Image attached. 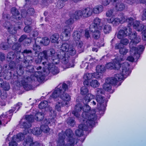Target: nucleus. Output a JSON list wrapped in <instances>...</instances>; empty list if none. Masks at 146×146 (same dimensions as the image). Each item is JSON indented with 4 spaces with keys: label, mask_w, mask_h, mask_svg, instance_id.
I'll use <instances>...</instances> for the list:
<instances>
[{
    "label": "nucleus",
    "mask_w": 146,
    "mask_h": 146,
    "mask_svg": "<svg viewBox=\"0 0 146 146\" xmlns=\"http://www.w3.org/2000/svg\"><path fill=\"white\" fill-rule=\"evenodd\" d=\"M48 52L52 56V60L55 63L59 62L60 60L62 63L65 64L66 68L74 67V62L70 60V56L75 55L76 50L74 46L67 42L63 43L59 52L56 53L55 50L51 48L48 50Z\"/></svg>",
    "instance_id": "1"
},
{
    "label": "nucleus",
    "mask_w": 146,
    "mask_h": 146,
    "mask_svg": "<svg viewBox=\"0 0 146 146\" xmlns=\"http://www.w3.org/2000/svg\"><path fill=\"white\" fill-rule=\"evenodd\" d=\"M11 12L12 14L11 17L9 14L5 13H3V19L7 20L3 22V27L11 34L7 37V43L9 44H13L17 40V36L14 35L17 32L16 28L15 26L14 23H17L16 20H20L22 17L15 7H13L11 8Z\"/></svg>",
    "instance_id": "2"
},
{
    "label": "nucleus",
    "mask_w": 146,
    "mask_h": 146,
    "mask_svg": "<svg viewBox=\"0 0 146 146\" xmlns=\"http://www.w3.org/2000/svg\"><path fill=\"white\" fill-rule=\"evenodd\" d=\"M82 117V123L79 125V129L75 131L76 135L79 136L83 135V131H87L95 125V121L97 119L95 110H90V107L88 106H84Z\"/></svg>",
    "instance_id": "3"
},
{
    "label": "nucleus",
    "mask_w": 146,
    "mask_h": 146,
    "mask_svg": "<svg viewBox=\"0 0 146 146\" xmlns=\"http://www.w3.org/2000/svg\"><path fill=\"white\" fill-rule=\"evenodd\" d=\"M40 55L41 56L44 57L47 62L44 61L42 62V64L45 68H43V73L39 72L40 74H38L39 76H43L45 78V76L48 74L49 72H51L54 74H57L59 72V70L58 68L55 66V64H57L59 63H55L53 60L51 54L48 52V50H44L40 53Z\"/></svg>",
    "instance_id": "4"
},
{
    "label": "nucleus",
    "mask_w": 146,
    "mask_h": 146,
    "mask_svg": "<svg viewBox=\"0 0 146 146\" xmlns=\"http://www.w3.org/2000/svg\"><path fill=\"white\" fill-rule=\"evenodd\" d=\"M131 29L126 27H124L122 29L118 31L117 36L119 39H121L123 37L128 36L131 41L129 43L130 53L132 55H136L137 53V48L136 46L137 44V35L136 33L131 34Z\"/></svg>",
    "instance_id": "5"
},
{
    "label": "nucleus",
    "mask_w": 146,
    "mask_h": 146,
    "mask_svg": "<svg viewBox=\"0 0 146 146\" xmlns=\"http://www.w3.org/2000/svg\"><path fill=\"white\" fill-rule=\"evenodd\" d=\"M89 92L88 89L85 86H83L81 88L80 93L82 95H86L83 100V103L84 104V106L81 104L78 103L76 105L75 107L74 110L72 111V113L76 117H78L81 113V111L82 110L83 111V109L84 106H88L87 104L91 100L94 99L95 96L90 93H88Z\"/></svg>",
    "instance_id": "6"
},
{
    "label": "nucleus",
    "mask_w": 146,
    "mask_h": 146,
    "mask_svg": "<svg viewBox=\"0 0 146 146\" xmlns=\"http://www.w3.org/2000/svg\"><path fill=\"white\" fill-rule=\"evenodd\" d=\"M39 72H36L35 73V75H31L30 77H28L24 80L22 81V84L23 87L25 90L27 91L31 90L32 86L31 85L29 84L30 81H37L39 82H42L44 80V76H39L38 74H40Z\"/></svg>",
    "instance_id": "7"
},
{
    "label": "nucleus",
    "mask_w": 146,
    "mask_h": 146,
    "mask_svg": "<svg viewBox=\"0 0 146 146\" xmlns=\"http://www.w3.org/2000/svg\"><path fill=\"white\" fill-rule=\"evenodd\" d=\"M129 64L127 62L123 63L120 66V74H117L116 76L120 80H123L130 73L129 70Z\"/></svg>",
    "instance_id": "8"
},
{
    "label": "nucleus",
    "mask_w": 146,
    "mask_h": 146,
    "mask_svg": "<svg viewBox=\"0 0 146 146\" xmlns=\"http://www.w3.org/2000/svg\"><path fill=\"white\" fill-rule=\"evenodd\" d=\"M19 64L16 65V64L14 61H11L9 64V67L10 69L7 68V72L14 71V73H13V76H15V74H17L18 75L21 76L22 75L24 72V69L22 67V65ZM11 76L12 73L11 72Z\"/></svg>",
    "instance_id": "9"
},
{
    "label": "nucleus",
    "mask_w": 146,
    "mask_h": 146,
    "mask_svg": "<svg viewBox=\"0 0 146 146\" xmlns=\"http://www.w3.org/2000/svg\"><path fill=\"white\" fill-rule=\"evenodd\" d=\"M62 89L64 91H66L68 90V86L65 83L60 84L55 88L54 92L50 96L55 100L58 98H60V95L62 92Z\"/></svg>",
    "instance_id": "10"
},
{
    "label": "nucleus",
    "mask_w": 146,
    "mask_h": 146,
    "mask_svg": "<svg viewBox=\"0 0 146 146\" xmlns=\"http://www.w3.org/2000/svg\"><path fill=\"white\" fill-rule=\"evenodd\" d=\"M120 16V18L118 17L115 18L113 16H112L111 18H107L106 19L107 22L109 23L112 24L113 26H116L120 23H122L126 22L127 18L126 16H125L123 13H121Z\"/></svg>",
    "instance_id": "11"
},
{
    "label": "nucleus",
    "mask_w": 146,
    "mask_h": 146,
    "mask_svg": "<svg viewBox=\"0 0 146 146\" xmlns=\"http://www.w3.org/2000/svg\"><path fill=\"white\" fill-rule=\"evenodd\" d=\"M32 54V51L31 50L25 49L21 53V58H23V60L21 62L23 64L25 63L27 64L29 63H32L33 58L32 56H30Z\"/></svg>",
    "instance_id": "12"
},
{
    "label": "nucleus",
    "mask_w": 146,
    "mask_h": 146,
    "mask_svg": "<svg viewBox=\"0 0 146 146\" xmlns=\"http://www.w3.org/2000/svg\"><path fill=\"white\" fill-rule=\"evenodd\" d=\"M65 134L67 137V139L68 140V143L65 145V146H74L75 141L76 140V144L78 141L77 139H75L73 137V134L72 131L70 129H68L66 130Z\"/></svg>",
    "instance_id": "13"
},
{
    "label": "nucleus",
    "mask_w": 146,
    "mask_h": 146,
    "mask_svg": "<svg viewBox=\"0 0 146 146\" xmlns=\"http://www.w3.org/2000/svg\"><path fill=\"white\" fill-rule=\"evenodd\" d=\"M96 100L98 102L97 105L98 109L100 110L104 111L107 106L108 100H106L102 96H97L96 97Z\"/></svg>",
    "instance_id": "14"
},
{
    "label": "nucleus",
    "mask_w": 146,
    "mask_h": 146,
    "mask_svg": "<svg viewBox=\"0 0 146 146\" xmlns=\"http://www.w3.org/2000/svg\"><path fill=\"white\" fill-rule=\"evenodd\" d=\"M73 29H72L70 26H65L62 29V32L60 35V38L62 40L66 41L68 40L70 35V32Z\"/></svg>",
    "instance_id": "15"
},
{
    "label": "nucleus",
    "mask_w": 146,
    "mask_h": 146,
    "mask_svg": "<svg viewBox=\"0 0 146 146\" xmlns=\"http://www.w3.org/2000/svg\"><path fill=\"white\" fill-rule=\"evenodd\" d=\"M7 64L4 65L2 68L0 65V76L3 78L8 80L11 78V72H7Z\"/></svg>",
    "instance_id": "16"
},
{
    "label": "nucleus",
    "mask_w": 146,
    "mask_h": 146,
    "mask_svg": "<svg viewBox=\"0 0 146 146\" xmlns=\"http://www.w3.org/2000/svg\"><path fill=\"white\" fill-rule=\"evenodd\" d=\"M21 56H20V54H19V53H18L17 55H16L13 52H10L7 54V59L8 62L14 60L16 62H19V63H21V61H22L23 60V58H21Z\"/></svg>",
    "instance_id": "17"
},
{
    "label": "nucleus",
    "mask_w": 146,
    "mask_h": 146,
    "mask_svg": "<svg viewBox=\"0 0 146 146\" xmlns=\"http://www.w3.org/2000/svg\"><path fill=\"white\" fill-rule=\"evenodd\" d=\"M38 107L40 109H45V110L47 111H49L52 113L53 112L52 115L55 116L56 115V112L51 107H50L48 104V102L47 101H44L42 102L38 105Z\"/></svg>",
    "instance_id": "18"
},
{
    "label": "nucleus",
    "mask_w": 146,
    "mask_h": 146,
    "mask_svg": "<svg viewBox=\"0 0 146 146\" xmlns=\"http://www.w3.org/2000/svg\"><path fill=\"white\" fill-rule=\"evenodd\" d=\"M102 20L98 17H96L93 21V22L90 25V28H91L92 31H94V28L98 29H102Z\"/></svg>",
    "instance_id": "19"
},
{
    "label": "nucleus",
    "mask_w": 146,
    "mask_h": 146,
    "mask_svg": "<svg viewBox=\"0 0 146 146\" xmlns=\"http://www.w3.org/2000/svg\"><path fill=\"white\" fill-rule=\"evenodd\" d=\"M42 38L41 37H37L35 40L34 43L33 44L32 48L35 51V53L38 52L41 49L39 45H42Z\"/></svg>",
    "instance_id": "20"
},
{
    "label": "nucleus",
    "mask_w": 146,
    "mask_h": 146,
    "mask_svg": "<svg viewBox=\"0 0 146 146\" xmlns=\"http://www.w3.org/2000/svg\"><path fill=\"white\" fill-rule=\"evenodd\" d=\"M117 74L115 75L114 77H110L106 78V82L107 83H109L111 85H113L114 86L118 85L119 86L121 85V83L119 81L121 80H120L116 76Z\"/></svg>",
    "instance_id": "21"
},
{
    "label": "nucleus",
    "mask_w": 146,
    "mask_h": 146,
    "mask_svg": "<svg viewBox=\"0 0 146 146\" xmlns=\"http://www.w3.org/2000/svg\"><path fill=\"white\" fill-rule=\"evenodd\" d=\"M66 91H64L62 89V92L60 95V98L62 100L61 102L64 103L66 105H68L69 102L70 100L71 97L70 95L65 92Z\"/></svg>",
    "instance_id": "22"
},
{
    "label": "nucleus",
    "mask_w": 146,
    "mask_h": 146,
    "mask_svg": "<svg viewBox=\"0 0 146 146\" xmlns=\"http://www.w3.org/2000/svg\"><path fill=\"white\" fill-rule=\"evenodd\" d=\"M121 0H111L115 7L117 10L119 11H123L125 8V5L121 2Z\"/></svg>",
    "instance_id": "23"
},
{
    "label": "nucleus",
    "mask_w": 146,
    "mask_h": 146,
    "mask_svg": "<svg viewBox=\"0 0 146 146\" xmlns=\"http://www.w3.org/2000/svg\"><path fill=\"white\" fill-rule=\"evenodd\" d=\"M137 21V31H141L143 35L142 38L144 40L146 41V26L140 24L138 25Z\"/></svg>",
    "instance_id": "24"
},
{
    "label": "nucleus",
    "mask_w": 146,
    "mask_h": 146,
    "mask_svg": "<svg viewBox=\"0 0 146 146\" xmlns=\"http://www.w3.org/2000/svg\"><path fill=\"white\" fill-rule=\"evenodd\" d=\"M31 63L29 62L28 64H25V63L23 64V63L22 62H21V64L23 65L22 67L24 69V68H26V70L27 71L29 72H32L33 73V74H32L31 75H35V73L36 72H34V68L33 66H31L29 64H31ZM38 72H40L39 71H38Z\"/></svg>",
    "instance_id": "25"
},
{
    "label": "nucleus",
    "mask_w": 146,
    "mask_h": 146,
    "mask_svg": "<svg viewBox=\"0 0 146 146\" xmlns=\"http://www.w3.org/2000/svg\"><path fill=\"white\" fill-rule=\"evenodd\" d=\"M15 111L14 110H10L9 111L5 112L4 113H3L2 114L1 116H0V125L1 124V120H2V117L3 118H8L9 120V121L10 120L11 117L13 115V112Z\"/></svg>",
    "instance_id": "26"
},
{
    "label": "nucleus",
    "mask_w": 146,
    "mask_h": 146,
    "mask_svg": "<svg viewBox=\"0 0 146 146\" xmlns=\"http://www.w3.org/2000/svg\"><path fill=\"white\" fill-rule=\"evenodd\" d=\"M65 135L64 132L62 131L61 133L59 134L58 140L57 142V146H64V139Z\"/></svg>",
    "instance_id": "27"
},
{
    "label": "nucleus",
    "mask_w": 146,
    "mask_h": 146,
    "mask_svg": "<svg viewBox=\"0 0 146 146\" xmlns=\"http://www.w3.org/2000/svg\"><path fill=\"white\" fill-rule=\"evenodd\" d=\"M83 17H88L91 16L93 14L92 9L89 7L85 8L82 10Z\"/></svg>",
    "instance_id": "28"
},
{
    "label": "nucleus",
    "mask_w": 146,
    "mask_h": 146,
    "mask_svg": "<svg viewBox=\"0 0 146 146\" xmlns=\"http://www.w3.org/2000/svg\"><path fill=\"white\" fill-rule=\"evenodd\" d=\"M90 31L92 33L93 37L95 39H98L100 37V32L102 29H98L94 28V31H92L91 28H90Z\"/></svg>",
    "instance_id": "29"
},
{
    "label": "nucleus",
    "mask_w": 146,
    "mask_h": 146,
    "mask_svg": "<svg viewBox=\"0 0 146 146\" xmlns=\"http://www.w3.org/2000/svg\"><path fill=\"white\" fill-rule=\"evenodd\" d=\"M20 124L21 127L25 129H28L31 126V123L27 121L25 119H23L21 120Z\"/></svg>",
    "instance_id": "30"
},
{
    "label": "nucleus",
    "mask_w": 146,
    "mask_h": 146,
    "mask_svg": "<svg viewBox=\"0 0 146 146\" xmlns=\"http://www.w3.org/2000/svg\"><path fill=\"white\" fill-rule=\"evenodd\" d=\"M0 87L5 91H8L10 88L9 84L6 82L3 81L2 79L0 78Z\"/></svg>",
    "instance_id": "31"
},
{
    "label": "nucleus",
    "mask_w": 146,
    "mask_h": 146,
    "mask_svg": "<svg viewBox=\"0 0 146 146\" xmlns=\"http://www.w3.org/2000/svg\"><path fill=\"white\" fill-rule=\"evenodd\" d=\"M82 36V33L79 31H74L72 34L73 39L76 42L80 40Z\"/></svg>",
    "instance_id": "32"
},
{
    "label": "nucleus",
    "mask_w": 146,
    "mask_h": 146,
    "mask_svg": "<svg viewBox=\"0 0 146 146\" xmlns=\"http://www.w3.org/2000/svg\"><path fill=\"white\" fill-rule=\"evenodd\" d=\"M83 17L82 10H79L75 11L74 14L71 15V17L73 19H78L81 17Z\"/></svg>",
    "instance_id": "33"
},
{
    "label": "nucleus",
    "mask_w": 146,
    "mask_h": 146,
    "mask_svg": "<svg viewBox=\"0 0 146 146\" xmlns=\"http://www.w3.org/2000/svg\"><path fill=\"white\" fill-rule=\"evenodd\" d=\"M103 7L102 5H100L95 7L93 9V13L98 14L101 13L103 11Z\"/></svg>",
    "instance_id": "34"
},
{
    "label": "nucleus",
    "mask_w": 146,
    "mask_h": 146,
    "mask_svg": "<svg viewBox=\"0 0 146 146\" xmlns=\"http://www.w3.org/2000/svg\"><path fill=\"white\" fill-rule=\"evenodd\" d=\"M25 137V134L20 133L18 134L16 136L14 135L12 137V139L13 140H15L17 141H19L23 140Z\"/></svg>",
    "instance_id": "35"
},
{
    "label": "nucleus",
    "mask_w": 146,
    "mask_h": 146,
    "mask_svg": "<svg viewBox=\"0 0 146 146\" xmlns=\"http://www.w3.org/2000/svg\"><path fill=\"white\" fill-rule=\"evenodd\" d=\"M59 38V35L58 33H55L51 36L50 40L52 43L58 44L59 43L58 40Z\"/></svg>",
    "instance_id": "36"
},
{
    "label": "nucleus",
    "mask_w": 146,
    "mask_h": 146,
    "mask_svg": "<svg viewBox=\"0 0 146 146\" xmlns=\"http://www.w3.org/2000/svg\"><path fill=\"white\" fill-rule=\"evenodd\" d=\"M134 20L131 17H129L127 19L126 22L128 23V27L129 28L131 26L133 25V28L135 29H137V26L136 24H134Z\"/></svg>",
    "instance_id": "37"
},
{
    "label": "nucleus",
    "mask_w": 146,
    "mask_h": 146,
    "mask_svg": "<svg viewBox=\"0 0 146 146\" xmlns=\"http://www.w3.org/2000/svg\"><path fill=\"white\" fill-rule=\"evenodd\" d=\"M66 105L64 102H61V100L57 102L55 106V109L58 111H60L62 107Z\"/></svg>",
    "instance_id": "38"
},
{
    "label": "nucleus",
    "mask_w": 146,
    "mask_h": 146,
    "mask_svg": "<svg viewBox=\"0 0 146 146\" xmlns=\"http://www.w3.org/2000/svg\"><path fill=\"white\" fill-rule=\"evenodd\" d=\"M33 141V138L28 137L24 140L23 144L24 146H31Z\"/></svg>",
    "instance_id": "39"
},
{
    "label": "nucleus",
    "mask_w": 146,
    "mask_h": 146,
    "mask_svg": "<svg viewBox=\"0 0 146 146\" xmlns=\"http://www.w3.org/2000/svg\"><path fill=\"white\" fill-rule=\"evenodd\" d=\"M12 49L15 52H21V47L20 44L18 43H15L12 46Z\"/></svg>",
    "instance_id": "40"
},
{
    "label": "nucleus",
    "mask_w": 146,
    "mask_h": 146,
    "mask_svg": "<svg viewBox=\"0 0 146 146\" xmlns=\"http://www.w3.org/2000/svg\"><path fill=\"white\" fill-rule=\"evenodd\" d=\"M44 117V115L43 113L41 112H38L35 115V119L38 121H40L42 120Z\"/></svg>",
    "instance_id": "41"
},
{
    "label": "nucleus",
    "mask_w": 146,
    "mask_h": 146,
    "mask_svg": "<svg viewBox=\"0 0 146 146\" xmlns=\"http://www.w3.org/2000/svg\"><path fill=\"white\" fill-rule=\"evenodd\" d=\"M30 132L32 133L35 135H39L41 133V131L40 128L39 127H36L33 128L32 129H30Z\"/></svg>",
    "instance_id": "42"
},
{
    "label": "nucleus",
    "mask_w": 146,
    "mask_h": 146,
    "mask_svg": "<svg viewBox=\"0 0 146 146\" xmlns=\"http://www.w3.org/2000/svg\"><path fill=\"white\" fill-rule=\"evenodd\" d=\"M144 48L145 47L143 45H140L137 46V59L140 56V54L142 53Z\"/></svg>",
    "instance_id": "43"
},
{
    "label": "nucleus",
    "mask_w": 146,
    "mask_h": 146,
    "mask_svg": "<svg viewBox=\"0 0 146 146\" xmlns=\"http://www.w3.org/2000/svg\"><path fill=\"white\" fill-rule=\"evenodd\" d=\"M103 88L105 90L110 92L111 90V85L109 83H107L106 80L105 83L103 85Z\"/></svg>",
    "instance_id": "44"
},
{
    "label": "nucleus",
    "mask_w": 146,
    "mask_h": 146,
    "mask_svg": "<svg viewBox=\"0 0 146 146\" xmlns=\"http://www.w3.org/2000/svg\"><path fill=\"white\" fill-rule=\"evenodd\" d=\"M100 83L96 80H93L90 82V85L92 87L95 88L98 87L100 85Z\"/></svg>",
    "instance_id": "45"
},
{
    "label": "nucleus",
    "mask_w": 146,
    "mask_h": 146,
    "mask_svg": "<svg viewBox=\"0 0 146 146\" xmlns=\"http://www.w3.org/2000/svg\"><path fill=\"white\" fill-rule=\"evenodd\" d=\"M96 69L97 72L102 74L104 72L105 70V67L104 66L98 65L96 66Z\"/></svg>",
    "instance_id": "46"
},
{
    "label": "nucleus",
    "mask_w": 146,
    "mask_h": 146,
    "mask_svg": "<svg viewBox=\"0 0 146 146\" xmlns=\"http://www.w3.org/2000/svg\"><path fill=\"white\" fill-rule=\"evenodd\" d=\"M111 27L109 25H106L104 26L103 29L104 33L106 34L109 33L111 31Z\"/></svg>",
    "instance_id": "47"
},
{
    "label": "nucleus",
    "mask_w": 146,
    "mask_h": 146,
    "mask_svg": "<svg viewBox=\"0 0 146 146\" xmlns=\"http://www.w3.org/2000/svg\"><path fill=\"white\" fill-rule=\"evenodd\" d=\"M40 128L41 132L42 131L45 133H48L50 130L48 126L47 125H42L41 126Z\"/></svg>",
    "instance_id": "48"
},
{
    "label": "nucleus",
    "mask_w": 146,
    "mask_h": 146,
    "mask_svg": "<svg viewBox=\"0 0 146 146\" xmlns=\"http://www.w3.org/2000/svg\"><path fill=\"white\" fill-rule=\"evenodd\" d=\"M67 123L71 126H74L75 124V121L72 117H69L66 120Z\"/></svg>",
    "instance_id": "49"
},
{
    "label": "nucleus",
    "mask_w": 146,
    "mask_h": 146,
    "mask_svg": "<svg viewBox=\"0 0 146 146\" xmlns=\"http://www.w3.org/2000/svg\"><path fill=\"white\" fill-rule=\"evenodd\" d=\"M68 0H59L57 3V7L59 9H60L63 7L64 6V2H66Z\"/></svg>",
    "instance_id": "50"
},
{
    "label": "nucleus",
    "mask_w": 146,
    "mask_h": 146,
    "mask_svg": "<svg viewBox=\"0 0 146 146\" xmlns=\"http://www.w3.org/2000/svg\"><path fill=\"white\" fill-rule=\"evenodd\" d=\"M93 73H86L84 74L83 78L85 80H90L93 78Z\"/></svg>",
    "instance_id": "51"
},
{
    "label": "nucleus",
    "mask_w": 146,
    "mask_h": 146,
    "mask_svg": "<svg viewBox=\"0 0 146 146\" xmlns=\"http://www.w3.org/2000/svg\"><path fill=\"white\" fill-rule=\"evenodd\" d=\"M50 42V40L47 37H45L42 38V45H47Z\"/></svg>",
    "instance_id": "52"
},
{
    "label": "nucleus",
    "mask_w": 146,
    "mask_h": 146,
    "mask_svg": "<svg viewBox=\"0 0 146 146\" xmlns=\"http://www.w3.org/2000/svg\"><path fill=\"white\" fill-rule=\"evenodd\" d=\"M73 17H71V15H70V18L69 19L67 20L66 22V23L68 25L67 26H70V27L72 29L73 28V27H72L71 26L72 24L74 22V20Z\"/></svg>",
    "instance_id": "53"
},
{
    "label": "nucleus",
    "mask_w": 146,
    "mask_h": 146,
    "mask_svg": "<svg viewBox=\"0 0 146 146\" xmlns=\"http://www.w3.org/2000/svg\"><path fill=\"white\" fill-rule=\"evenodd\" d=\"M41 52H40L39 54L38 53V52L36 53L37 54V55H39L41 57V58H38L37 59L35 60L36 62L37 63H40L41 62H43L44 61L47 62L46 59L44 57H42L40 55V53Z\"/></svg>",
    "instance_id": "54"
},
{
    "label": "nucleus",
    "mask_w": 146,
    "mask_h": 146,
    "mask_svg": "<svg viewBox=\"0 0 146 146\" xmlns=\"http://www.w3.org/2000/svg\"><path fill=\"white\" fill-rule=\"evenodd\" d=\"M27 121L31 123L34 121V116L32 115H26L25 118Z\"/></svg>",
    "instance_id": "55"
},
{
    "label": "nucleus",
    "mask_w": 146,
    "mask_h": 146,
    "mask_svg": "<svg viewBox=\"0 0 146 146\" xmlns=\"http://www.w3.org/2000/svg\"><path fill=\"white\" fill-rule=\"evenodd\" d=\"M1 48L3 50H6L8 49L10 47V46L7 44V43L4 42H2L1 44Z\"/></svg>",
    "instance_id": "56"
},
{
    "label": "nucleus",
    "mask_w": 146,
    "mask_h": 146,
    "mask_svg": "<svg viewBox=\"0 0 146 146\" xmlns=\"http://www.w3.org/2000/svg\"><path fill=\"white\" fill-rule=\"evenodd\" d=\"M106 67L107 69L110 70L116 68L115 63L111 62H110L107 64L106 65Z\"/></svg>",
    "instance_id": "57"
},
{
    "label": "nucleus",
    "mask_w": 146,
    "mask_h": 146,
    "mask_svg": "<svg viewBox=\"0 0 146 146\" xmlns=\"http://www.w3.org/2000/svg\"><path fill=\"white\" fill-rule=\"evenodd\" d=\"M113 12V9H110L108 10L106 13V16L107 17H109V18H111L112 16H112Z\"/></svg>",
    "instance_id": "58"
},
{
    "label": "nucleus",
    "mask_w": 146,
    "mask_h": 146,
    "mask_svg": "<svg viewBox=\"0 0 146 146\" xmlns=\"http://www.w3.org/2000/svg\"><path fill=\"white\" fill-rule=\"evenodd\" d=\"M128 52V49H127L123 47L120 48L119 52L121 54H125Z\"/></svg>",
    "instance_id": "59"
},
{
    "label": "nucleus",
    "mask_w": 146,
    "mask_h": 146,
    "mask_svg": "<svg viewBox=\"0 0 146 146\" xmlns=\"http://www.w3.org/2000/svg\"><path fill=\"white\" fill-rule=\"evenodd\" d=\"M96 97L97 96H102L101 95L103 94L104 93V92L103 90L101 88H97L96 90Z\"/></svg>",
    "instance_id": "60"
},
{
    "label": "nucleus",
    "mask_w": 146,
    "mask_h": 146,
    "mask_svg": "<svg viewBox=\"0 0 146 146\" xmlns=\"http://www.w3.org/2000/svg\"><path fill=\"white\" fill-rule=\"evenodd\" d=\"M32 30V27L29 25L26 26L24 29V31L26 33H29Z\"/></svg>",
    "instance_id": "61"
},
{
    "label": "nucleus",
    "mask_w": 146,
    "mask_h": 146,
    "mask_svg": "<svg viewBox=\"0 0 146 146\" xmlns=\"http://www.w3.org/2000/svg\"><path fill=\"white\" fill-rule=\"evenodd\" d=\"M31 42V38L27 37L24 42V44L25 46H29Z\"/></svg>",
    "instance_id": "62"
},
{
    "label": "nucleus",
    "mask_w": 146,
    "mask_h": 146,
    "mask_svg": "<svg viewBox=\"0 0 146 146\" xmlns=\"http://www.w3.org/2000/svg\"><path fill=\"white\" fill-rule=\"evenodd\" d=\"M80 66L81 68H85L86 69H87L88 68V64L87 62L83 61Z\"/></svg>",
    "instance_id": "63"
},
{
    "label": "nucleus",
    "mask_w": 146,
    "mask_h": 146,
    "mask_svg": "<svg viewBox=\"0 0 146 146\" xmlns=\"http://www.w3.org/2000/svg\"><path fill=\"white\" fill-rule=\"evenodd\" d=\"M32 23V20L30 18H28L25 19V25H31Z\"/></svg>",
    "instance_id": "64"
}]
</instances>
